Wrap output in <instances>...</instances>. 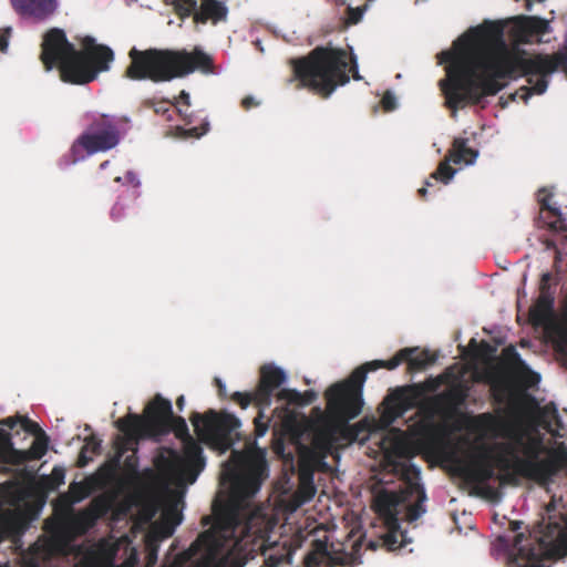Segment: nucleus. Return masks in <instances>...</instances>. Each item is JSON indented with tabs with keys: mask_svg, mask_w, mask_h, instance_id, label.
Masks as SVG:
<instances>
[{
	"mask_svg": "<svg viewBox=\"0 0 567 567\" xmlns=\"http://www.w3.org/2000/svg\"><path fill=\"white\" fill-rule=\"evenodd\" d=\"M94 484V477H90L85 482H72L69 487V502L76 504L86 498L92 493Z\"/></svg>",
	"mask_w": 567,
	"mask_h": 567,
	"instance_id": "4be33fe9",
	"label": "nucleus"
},
{
	"mask_svg": "<svg viewBox=\"0 0 567 567\" xmlns=\"http://www.w3.org/2000/svg\"><path fill=\"white\" fill-rule=\"evenodd\" d=\"M115 182L122 183V184H130L135 189V193L132 194V196L134 198H137L140 196V194L137 193V189L141 187V181L134 172L128 171L126 173L125 177L117 176L115 178Z\"/></svg>",
	"mask_w": 567,
	"mask_h": 567,
	"instance_id": "cd10ccee",
	"label": "nucleus"
},
{
	"mask_svg": "<svg viewBox=\"0 0 567 567\" xmlns=\"http://www.w3.org/2000/svg\"><path fill=\"white\" fill-rule=\"evenodd\" d=\"M146 416L131 414L127 419H120L116 425L130 441H138L165 429L174 420L173 405L167 399L157 394L146 406Z\"/></svg>",
	"mask_w": 567,
	"mask_h": 567,
	"instance_id": "f8f14e48",
	"label": "nucleus"
},
{
	"mask_svg": "<svg viewBox=\"0 0 567 567\" xmlns=\"http://www.w3.org/2000/svg\"><path fill=\"white\" fill-rule=\"evenodd\" d=\"M478 157V151L468 147V141L463 137H456L453 142L452 150L449 157L441 162L431 178L447 185L456 175L457 169L453 168L450 164L474 165Z\"/></svg>",
	"mask_w": 567,
	"mask_h": 567,
	"instance_id": "ddd939ff",
	"label": "nucleus"
},
{
	"mask_svg": "<svg viewBox=\"0 0 567 567\" xmlns=\"http://www.w3.org/2000/svg\"><path fill=\"white\" fill-rule=\"evenodd\" d=\"M368 8V4L357 8L349 7L347 10L349 22L352 24H357L358 22H360L363 19Z\"/></svg>",
	"mask_w": 567,
	"mask_h": 567,
	"instance_id": "c85d7f7f",
	"label": "nucleus"
},
{
	"mask_svg": "<svg viewBox=\"0 0 567 567\" xmlns=\"http://www.w3.org/2000/svg\"><path fill=\"white\" fill-rule=\"evenodd\" d=\"M182 514L178 513L176 505L169 507L163 513L162 520L154 525V537L157 539L169 538L182 523Z\"/></svg>",
	"mask_w": 567,
	"mask_h": 567,
	"instance_id": "a211bd4d",
	"label": "nucleus"
},
{
	"mask_svg": "<svg viewBox=\"0 0 567 567\" xmlns=\"http://www.w3.org/2000/svg\"><path fill=\"white\" fill-rule=\"evenodd\" d=\"M540 381V374L533 372L532 373V383H537Z\"/></svg>",
	"mask_w": 567,
	"mask_h": 567,
	"instance_id": "8fccbe9b",
	"label": "nucleus"
},
{
	"mask_svg": "<svg viewBox=\"0 0 567 567\" xmlns=\"http://www.w3.org/2000/svg\"><path fill=\"white\" fill-rule=\"evenodd\" d=\"M125 464H126V466L128 467V470H130V472L132 474H136L137 473V464H136V460H135V455L134 454H132V455L126 457Z\"/></svg>",
	"mask_w": 567,
	"mask_h": 567,
	"instance_id": "58836bf2",
	"label": "nucleus"
},
{
	"mask_svg": "<svg viewBox=\"0 0 567 567\" xmlns=\"http://www.w3.org/2000/svg\"><path fill=\"white\" fill-rule=\"evenodd\" d=\"M522 523L509 522V530L497 536L492 550L505 553L509 567H550L551 563L567 555V530H561L556 540L526 537L518 533Z\"/></svg>",
	"mask_w": 567,
	"mask_h": 567,
	"instance_id": "0eeeda50",
	"label": "nucleus"
},
{
	"mask_svg": "<svg viewBox=\"0 0 567 567\" xmlns=\"http://www.w3.org/2000/svg\"><path fill=\"white\" fill-rule=\"evenodd\" d=\"M178 112L181 113V115H183L185 118L188 117V114L186 112V110L182 109L181 106L178 107Z\"/></svg>",
	"mask_w": 567,
	"mask_h": 567,
	"instance_id": "603ef678",
	"label": "nucleus"
},
{
	"mask_svg": "<svg viewBox=\"0 0 567 567\" xmlns=\"http://www.w3.org/2000/svg\"><path fill=\"white\" fill-rule=\"evenodd\" d=\"M116 549H111L106 555V563L110 565V567H113V558L115 555Z\"/></svg>",
	"mask_w": 567,
	"mask_h": 567,
	"instance_id": "a18cd8bd",
	"label": "nucleus"
},
{
	"mask_svg": "<svg viewBox=\"0 0 567 567\" xmlns=\"http://www.w3.org/2000/svg\"><path fill=\"white\" fill-rule=\"evenodd\" d=\"M124 216V207L120 203H115L111 209V217L114 220H120Z\"/></svg>",
	"mask_w": 567,
	"mask_h": 567,
	"instance_id": "4c0bfd02",
	"label": "nucleus"
},
{
	"mask_svg": "<svg viewBox=\"0 0 567 567\" xmlns=\"http://www.w3.org/2000/svg\"><path fill=\"white\" fill-rule=\"evenodd\" d=\"M83 449H86V451H89V453L92 455L99 454L101 452V440H99L95 435H91L85 439Z\"/></svg>",
	"mask_w": 567,
	"mask_h": 567,
	"instance_id": "473e14b6",
	"label": "nucleus"
},
{
	"mask_svg": "<svg viewBox=\"0 0 567 567\" xmlns=\"http://www.w3.org/2000/svg\"><path fill=\"white\" fill-rule=\"evenodd\" d=\"M419 193L421 196H425L427 194V188L426 187H422L421 189H419Z\"/></svg>",
	"mask_w": 567,
	"mask_h": 567,
	"instance_id": "5fc2aeb1",
	"label": "nucleus"
},
{
	"mask_svg": "<svg viewBox=\"0 0 567 567\" xmlns=\"http://www.w3.org/2000/svg\"><path fill=\"white\" fill-rule=\"evenodd\" d=\"M425 185H426V187L432 186V184H431V182H430V181H426V182H425Z\"/></svg>",
	"mask_w": 567,
	"mask_h": 567,
	"instance_id": "13d9d810",
	"label": "nucleus"
},
{
	"mask_svg": "<svg viewBox=\"0 0 567 567\" xmlns=\"http://www.w3.org/2000/svg\"><path fill=\"white\" fill-rule=\"evenodd\" d=\"M349 66L348 53L338 48L317 47L307 56L292 58L289 63L293 71V79L300 86L309 87L326 96L331 95L340 85L350 81L349 73L353 71V79L360 80L357 56L351 52Z\"/></svg>",
	"mask_w": 567,
	"mask_h": 567,
	"instance_id": "20e7f679",
	"label": "nucleus"
},
{
	"mask_svg": "<svg viewBox=\"0 0 567 567\" xmlns=\"http://www.w3.org/2000/svg\"><path fill=\"white\" fill-rule=\"evenodd\" d=\"M48 444H49V439L45 435V433H40V435H38L34 439L31 447L27 452L28 457L32 458V460L42 458L48 452Z\"/></svg>",
	"mask_w": 567,
	"mask_h": 567,
	"instance_id": "b1692460",
	"label": "nucleus"
},
{
	"mask_svg": "<svg viewBox=\"0 0 567 567\" xmlns=\"http://www.w3.org/2000/svg\"><path fill=\"white\" fill-rule=\"evenodd\" d=\"M416 349L404 348L391 360H373L355 369L349 379L337 382L327 389V413L320 414L313 430L312 458L316 465H329L324 461L328 454H332L342 427L357 417L363 406V385L367 374L381 368L396 369Z\"/></svg>",
	"mask_w": 567,
	"mask_h": 567,
	"instance_id": "f03ea898",
	"label": "nucleus"
},
{
	"mask_svg": "<svg viewBox=\"0 0 567 567\" xmlns=\"http://www.w3.org/2000/svg\"><path fill=\"white\" fill-rule=\"evenodd\" d=\"M182 131H183V134H182L183 137L199 138L200 136L205 135L209 131V122L205 121L200 128L194 126V127H189V128H184Z\"/></svg>",
	"mask_w": 567,
	"mask_h": 567,
	"instance_id": "c756f323",
	"label": "nucleus"
},
{
	"mask_svg": "<svg viewBox=\"0 0 567 567\" xmlns=\"http://www.w3.org/2000/svg\"><path fill=\"white\" fill-rule=\"evenodd\" d=\"M12 447L10 437L4 430L0 429V456Z\"/></svg>",
	"mask_w": 567,
	"mask_h": 567,
	"instance_id": "c9c22d12",
	"label": "nucleus"
},
{
	"mask_svg": "<svg viewBox=\"0 0 567 567\" xmlns=\"http://www.w3.org/2000/svg\"><path fill=\"white\" fill-rule=\"evenodd\" d=\"M109 165H110V162L109 161H104L103 163H101L100 169H105V168H107Z\"/></svg>",
	"mask_w": 567,
	"mask_h": 567,
	"instance_id": "864d4df0",
	"label": "nucleus"
},
{
	"mask_svg": "<svg viewBox=\"0 0 567 567\" xmlns=\"http://www.w3.org/2000/svg\"><path fill=\"white\" fill-rule=\"evenodd\" d=\"M176 404H177V408L179 410H183L184 409V405H185V398L184 395H181L177 401H176Z\"/></svg>",
	"mask_w": 567,
	"mask_h": 567,
	"instance_id": "49530a36",
	"label": "nucleus"
},
{
	"mask_svg": "<svg viewBox=\"0 0 567 567\" xmlns=\"http://www.w3.org/2000/svg\"><path fill=\"white\" fill-rule=\"evenodd\" d=\"M276 451H277L278 454H282L284 453V446L281 444L276 446Z\"/></svg>",
	"mask_w": 567,
	"mask_h": 567,
	"instance_id": "6e6d98bb",
	"label": "nucleus"
},
{
	"mask_svg": "<svg viewBox=\"0 0 567 567\" xmlns=\"http://www.w3.org/2000/svg\"><path fill=\"white\" fill-rule=\"evenodd\" d=\"M92 555L95 556V553H93ZM91 560H92L91 563H95L96 557H91Z\"/></svg>",
	"mask_w": 567,
	"mask_h": 567,
	"instance_id": "4d7b16f0",
	"label": "nucleus"
},
{
	"mask_svg": "<svg viewBox=\"0 0 567 567\" xmlns=\"http://www.w3.org/2000/svg\"><path fill=\"white\" fill-rule=\"evenodd\" d=\"M192 423L200 441L219 453L231 449L239 437L238 429L241 426L239 419L231 414L219 416L215 411L206 414L194 413Z\"/></svg>",
	"mask_w": 567,
	"mask_h": 567,
	"instance_id": "9b49d317",
	"label": "nucleus"
},
{
	"mask_svg": "<svg viewBox=\"0 0 567 567\" xmlns=\"http://www.w3.org/2000/svg\"><path fill=\"white\" fill-rule=\"evenodd\" d=\"M554 298L548 291L544 289L540 291L538 299L529 310L530 321L535 326H547L553 317Z\"/></svg>",
	"mask_w": 567,
	"mask_h": 567,
	"instance_id": "f3484780",
	"label": "nucleus"
},
{
	"mask_svg": "<svg viewBox=\"0 0 567 567\" xmlns=\"http://www.w3.org/2000/svg\"><path fill=\"white\" fill-rule=\"evenodd\" d=\"M218 386H219V390H220V393H225L226 392V384L223 380L220 379H217L216 380Z\"/></svg>",
	"mask_w": 567,
	"mask_h": 567,
	"instance_id": "09e8293b",
	"label": "nucleus"
},
{
	"mask_svg": "<svg viewBox=\"0 0 567 567\" xmlns=\"http://www.w3.org/2000/svg\"><path fill=\"white\" fill-rule=\"evenodd\" d=\"M182 102L187 107L190 105V96H189V93H187L186 91L181 92L179 100H178L177 104L181 105Z\"/></svg>",
	"mask_w": 567,
	"mask_h": 567,
	"instance_id": "a19ab883",
	"label": "nucleus"
},
{
	"mask_svg": "<svg viewBox=\"0 0 567 567\" xmlns=\"http://www.w3.org/2000/svg\"><path fill=\"white\" fill-rule=\"evenodd\" d=\"M173 430L182 441V452L173 449H163L155 457L154 464L167 484L184 487L194 484L206 465L203 449L188 432L183 417L174 415V420L158 432Z\"/></svg>",
	"mask_w": 567,
	"mask_h": 567,
	"instance_id": "6e6552de",
	"label": "nucleus"
},
{
	"mask_svg": "<svg viewBox=\"0 0 567 567\" xmlns=\"http://www.w3.org/2000/svg\"><path fill=\"white\" fill-rule=\"evenodd\" d=\"M156 559H157L156 553L155 551L151 553L148 556L150 567H152L155 564Z\"/></svg>",
	"mask_w": 567,
	"mask_h": 567,
	"instance_id": "de8ad7c7",
	"label": "nucleus"
},
{
	"mask_svg": "<svg viewBox=\"0 0 567 567\" xmlns=\"http://www.w3.org/2000/svg\"><path fill=\"white\" fill-rule=\"evenodd\" d=\"M121 135L114 116L95 114L91 124L73 142L70 158L60 163V167L74 165L100 152H106L120 144Z\"/></svg>",
	"mask_w": 567,
	"mask_h": 567,
	"instance_id": "1a4fd4ad",
	"label": "nucleus"
},
{
	"mask_svg": "<svg viewBox=\"0 0 567 567\" xmlns=\"http://www.w3.org/2000/svg\"><path fill=\"white\" fill-rule=\"evenodd\" d=\"M243 106L245 109H250L251 106L254 105H257L258 103L256 102L255 97L254 96H247L243 100Z\"/></svg>",
	"mask_w": 567,
	"mask_h": 567,
	"instance_id": "79ce46f5",
	"label": "nucleus"
},
{
	"mask_svg": "<svg viewBox=\"0 0 567 567\" xmlns=\"http://www.w3.org/2000/svg\"><path fill=\"white\" fill-rule=\"evenodd\" d=\"M96 519L97 515L92 511L80 514L79 517L76 518L78 530L80 533L87 532L91 527L94 526Z\"/></svg>",
	"mask_w": 567,
	"mask_h": 567,
	"instance_id": "bb28decb",
	"label": "nucleus"
},
{
	"mask_svg": "<svg viewBox=\"0 0 567 567\" xmlns=\"http://www.w3.org/2000/svg\"><path fill=\"white\" fill-rule=\"evenodd\" d=\"M382 107L386 112H391L398 109L399 101L392 91H386L381 100Z\"/></svg>",
	"mask_w": 567,
	"mask_h": 567,
	"instance_id": "7c9ffc66",
	"label": "nucleus"
},
{
	"mask_svg": "<svg viewBox=\"0 0 567 567\" xmlns=\"http://www.w3.org/2000/svg\"><path fill=\"white\" fill-rule=\"evenodd\" d=\"M550 196L551 192L546 187H543L537 192V200L540 205L542 210H547L555 217V220L549 221L548 225L556 231H567V220L566 218H564L559 207L553 206L550 204Z\"/></svg>",
	"mask_w": 567,
	"mask_h": 567,
	"instance_id": "6ab92c4d",
	"label": "nucleus"
},
{
	"mask_svg": "<svg viewBox=\"0 0 567 567\" xmlns=\"http://www.w3.org/2000/svg\"><path fill=\"white\" fill-rule=\"evenodd\" d=\"M91 461H92V454L89 453V451H86V449L82 447L80 455H79L78 465L80 467H85Z\"/></svg>",
	"mask_w": 567,
	"mask_h": 567,
	"instance_id": "e433bc0d",
	"label": "nucleus"
},
{
	"mask_svg": "<svg viewBox=\"0 0 567 567\" xmlns=\"http://www.w3.org/2000/svg\"><path fill=\"white\" fill-rule=\"evenodd\" d=\"M227 0H202L198 7L197 0H172L177 10L189 16L194 13L197 23H206L210 20L214 24L225 21L228 16Z\"/></svg>",
	"mask_w": 567,
	"mask_h": 567,
	"instance_id": "4468645a",
	"label": "nucleus"
},
{
	"mask_svg": "<svg viewBox=\"0 0 567 567\" xmlns=\"http://www.w3.org/2000/svg\"><path fill=\"white\" fill-rule=\"evenodd\" d=\"M404 409L401 404L390 405L381 415L382 426H390L399 416L402 415Z\"/></svg>",
	"mask_w": 567,
	"mask_h": 567,
	"instance_id": "a878e982",
	"label": "nucleus"
},
{
	"mask_svg": "<svg viewBox=\"0 0 567 567\" xmlns=\"http://www.w3.org/2000/svg\"><path fill=\"white\" fill-rule=\"evenodd\" d=\"M41 61L45 70L59 66L61 80L71 84H84L107 71L114 60L111 48L96 43L93 37L81 40V50L68 40L65 32L59 28L50 29L41 44Z\"/></svg>",
	"mask_w": 567,
	"mask_h": 567,
	"instance_id": "7ed1b4c3",
	"label": "nucleus"
},
{
	"mask_svg": "<svg viewBox=\"0 0 567 567\" xmlns=\"http://www.w3.org/2000/svg\"><path fill=\"white\" fill-rule=\"evenodd\" d=\"M128 56L131 65L126 75L132 80H152L154 82H167L176 78H183L200 69L204 73H213L212 58L196 48L194 53L186 50H137L132 48Z\"/></svg>",
	"mask_w": 567,
	"mask_h": 567,
	"instance_id": "39448f33",
	"label": "nucleus"
},
{
	"mask_svg": "<svg viewBox=\"0 0 567 567\" xmlns=\"http://www.w3.org/2000/svg\"><path fill=\"white\" fill-rule=\"evenodd\" d=\"M13 9L22 17L37 22L50 19L58 10V0H11Z\"/></svg>",
	"mask_w": 567,
	"mask_h": 567,
	"instance_id": "dca6fc26",
	"label": "nucleus"
},
{
	"mask_svg": "<svg viewBox=\"0 0 567 567\" xmlns=\"http://www.w3.org/2000/svg\"><path fill=\"white\" fill-rule=\"evenodd\" d=\"M551 275L549 272H545L542 275V282H540V291L544 289H547V284L550 280Z\"/></svg>",
	"mask_w": 567,
	"mask_h": 567,
	"instance_id": "37998d69",
	"label": "nucleus"
},
{
	"mask_svg": "<svg viewBox=\"0 0 567 567\" xmlns=\"http://www.w3.org/2000/svg\"><path fill=\"white\" fill-rule=\"evenodd\" d=\"M260 379L256 391L251 393H234V400L246 409L254 399L261 406H270L272 402L276 413L284 427L288 429L297 420V413L293 408L303 406L312 403L317 399V393L309 390L303 394L295 389L287 388L288 373L275 362L265 363L259 370Z\"/></svg>",
	"mask_w": 567,
	"mask_h": 567,
	"instance_id": "423d86ee",
	"label": "nucleus"
},
{
	"mask_svg": "<svg viewBox=\"0 0 567 567\" xmlns=\"http://www.w3.org/2000/svg\"><path fill=\"white\" fill-rule=\"evenodd\" d=\"M53 482L59 486L64 484L65 471L61 466H54L51 473Z\"/></svg>",
	"mask_w": 567,
	"mask_h": 567,
	"instance_id": "f704fd0d",
	"label": "nucleus"
},
{
	"mask_svg": "<svg viewBox=\"0 0 567 567\" xmlns=\"http://www.w3.org/2000/svg\"><path fill=\"white\" fill-rule=\"evenodd\" d=\"M22 527L21 515L12 509H0V542L17 536Z\"/></svg>",
	"mask_w": 567,
	"mask_h": 567,
	"instance_id": "aec40b11",
	"label": "nucleus"
},
{
	"mask_svg": "<svg viewBox=\"0 0 567 567\" xmlns=\"http://www.w3.org/2000/svg\"><path fill=\"white\" fill-rule=\"evenodd\" d=\"M252 401L261 409L259 417H256V420H255V424H256V435L258 437H262L268 431V425L266 423L261 422L260 419L266 417V415L264 414V410L267 409L268 406L259 405L254 399L249 402V404Z\"/></svg>",
	"mask_w": 567,
	"mask_h": 567,
	"instance_id": "2f4dec72",
	"label": "nucleus"
},
{
	"mask_svg": "<svg viewBox=\"0 0 567 567\" xmlns=\"http://www.w3.org/2000/svg\"><path fill=\"white\" fill-rule=\"evenodd\" d=\"M18 423H21L22 429L27 432L34 434L35 437L38 435H40V433H44L39 427V425L37 423L30 421L28 417H18V419L8 417V419L0 421V429L4 430L8 433L9 437H10V442H12V440H11L9 430H12ZM11 444L13 445V443H11ZM11 453H17V451L13 449V446L10 450L6 451L0 456V461L6 460Z\"/></svg>",
	"mask_w": 567,
	"mask_h": 567,
	"instance_id": "412c9836",
	"label": "nucleus"
},
{
	"mask_svg": "<svg viewBox=\"0 0 567 567\" xmlns=\"http://www.w3.org/2000/svg\"><path fill=\"white\" fill-rule=\"evenodd\" d=\"M315 493H316V488H315V486L312 484H310L307 487V495L305 497V501L311 499L315 496Z\"/></svg>",
	"mask_w": 567,
	"mask_h": 567,
	"instance_id": "c03bdc74",
	"label": "nucleus"
},
{
	"mask_svg": "<svg viewBox=\"0 0 567 567\" xmlns=\"http://www.w3.org/2000/svg\"><path fill=\"white\" fill-rule=\"evenodd\" d=\"M475 427L481 440H507L511 445L522 449L528 456H536L542 444L540 439L523 424L489 413L480 414Z\"/></svg>",
	"mask_w": 567,
	"mask_h": 567,
	"instance_id": "9d476101",
	"label": "nucleus"
},
{
	"mask_svg": "<svg viewBox=\"0 0 567 567\" xmlns=\"http://www.w3.org/2000/svg\"><path fill=\"white\" fill-rule=\"evenodd\" d=\"M319 556H320V558H322V559H323V558H326V553H321V554H311V555H309V557H308V561H307L308 567H313V565H315V564H319V563L317 561V559H318V557H319Z\"/></svg>",
	"mask_w": 567,
	"mask_h": 567,
	"instance_id": "ea45409f",
	"label": "nucleus"
},
{
	"mask_svg": "<svg viewBox=\"0 0 567 567\" xmlns=\"http://www.w3.org/2000/svg\"><path fill=\"white\" fill-rule=\"evenodd\" d=\"M415 349L416 352L405 358L411 370H422L434 362L435 359L431 357L427 350L419 351V348Z\"/></svg>",
	"mask_w": 567,
	"mask_h": 567,
	"instance_id": "5701e85b",
	"label": "nucleus"
},
{
	"mask_svg": "<svg viewBox=\"0 0 567 567\" xmlns=\"http://www.w3.org/2000/svg\"><path fill=\"white\" fill-rule=\"evenodd\" d=\"M255 45L257 47V49H258L260 52H264V51H265V48H264V45H262V43H261V41H260L259 39H257V40L255 41Z\"/></svg>",
	"mask_w": 567,
	"mask_h": 567,
	"instance_id": "3c124183",
	"label": "nucleus"
},
{
	"mask_svg": "<svg viewBox=\"0 0 567 567\" xmlns=\"http://www.w3.org/2000/svg\"><path fill=\"white\" fill-rule=\"evenodd\" d=\"M11 33H12L11 27H6V28L0 29V51L2 53L8 52Z\"/></svg>",
	"mask_w": 567,
	"mask_h": 567,
	"instance_id": "72a5a7b5",
	"label": "nucleus"
},
{
	"mask_svg": "<svg viewBox=\"0 0 567 567\" xmlns=\"http://www.w3.org/2000/svg\"><path fill=\"white\" fill-rule=\"evenodd\" d=\"M386 460L394 468H401L405 476L399 492L382 491L374 499V506L383 519L385 533L381 535L382 545L389 550H396L410 544L406 532L401 529L399 516L409 523L417 520L426 513L427 499L425 488L420 483L421 470L410 460V446L401 432L382 443Z\"/></svg>",
	"mask_w": 567,
	"mask_h": 567,
	"instance_id": "f257e3e1",
	"label": "nucleus"
},
{
	"mask_svg": "<svg viewBox=\"0 0 567 567\" xmlns=\"http://www.w3.org/2000/svg\"><path fill=\"white\" fill-rule=\"evenodd\" d=\"M515 31L518 41L525 43H548L553 33L549 21L535 16L520 17L515 24Z\"/></svg>",
	"mask_w": 567,
	"mask_h": 567,
	"instance_id": "2eb2a0df",
	"label": "nucleus"
},
{
	"mask_svg": "<svg viewBox=\"0 0 567 567\" xmlns=\"http://www.w3.org/2000/svg\"><path fill=\"white\" fill-rule=\"evenodd\" d=\"M528 467H529L530 474L544 483L547 482L553 474L551 466L546 462H538V461L530 462L528 464Z\"/></svg>",
	"mask_w": 567,
	"mask_h": 567,
	"instance_id": "393cba45",
	"label": "nucleus"
}]
</instances>
